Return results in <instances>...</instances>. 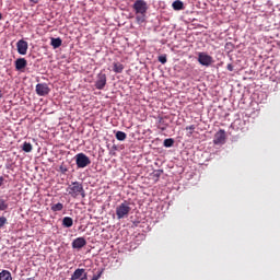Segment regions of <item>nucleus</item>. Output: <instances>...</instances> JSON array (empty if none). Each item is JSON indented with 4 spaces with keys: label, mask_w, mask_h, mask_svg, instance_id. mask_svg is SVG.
<instances>
[{
    "label": "nucleus",
    "mask_w": 280,
    "mask_h": 280,
    "mask_svg": "<svg viewBox=\"0 0 280 280\" xmlns=\"http://www.w3.org/2000/svg\"><path fill=\"white\" fill-rule=\"evenodd\" d=\"M1 19H3V14L0 13V21H1Z\"/></svg>",
    "instance_id": "obj_34"
},
{
    "label": "nucleus",
    "mask_w": 280,
    "mask_h": 280,
    "mask_svg": "<svg viewBox=\"0 0 280 280\" xmlns=\"http://www.w3.org/2000/svg\"><path fill=\"white\" fill-rule=\"evenodd\" d=\"M50 45L54 47V49H58L59 47H62V39L60 37H51Z\"/></svg>",
    "instance_id": "obj_12"
},
{
    "label": "nucleus",
    "mask_w": 280,
    "mask_h": 280,
    "mask_svg": "<svg viewBox=\"0 0 280 280\" xmlns=\"http://www.w3.org/2000/svg\"><path fill=\"white\" fill-rule=\"evenodd\" d=\"M162 175H163V170H155L153 172V178H155V180H159V178H161Z\"/></svg>",
    "instance_id": "obj_23"
},
{
    "label": "nucleus",
    "mask_w": 280,
    "mask_h": 280,
    "mask_svg": "<svg viewBox=\"0 0 280 280\" xmlns=\"http://www.w3.org/2000/svg\"><path fill=\"white\" fill-rule=\"evenodd\" d=\"M1 97H3V93H2L1 90H0V100H1Z\"/></svg>",
    "instance_id": "obj_32"
},
{
    "label": "nucleus",
    "mask_w": 280,
    "mask_h": 280,
    "mask_svg": "<svg viewBox=\"0 0 280 280\" xmlns=\"http://www.w3.org/2000/svg\"><path fill=\"white\" fill-rule=\"evenodd\" d=\"M22 150H23V152H32V150H33L32 143L24 142L22 145Z\"/></svg>",
    "instance_id": "obj_20"
},
{
    "label": "nucleus",
    "mask_w": 280,
    "mask_h": 280,
    "mask_svg": "<svg viewBox=\"0 0 280 280\" xmlns=\"http://www.w3.org/2000/svg\"><path fill=\"white\" fill-rule=\"evenodd\" d=\"M27 67V60L25 58H19L15 60V69L16 71H23Z\"/></svg>",
    "instance_id": "obj_11"
},
{
    "label": "nucleus",
    "mask_w": 280,
    "mask_h": 280,
    "mask_svg": "<svg viewBox=\"0 0 280 280\" xmlns=\"http://www.w3.org/2000/svg\"><path fill=\"white\" fill-rule=\"evenodd\" d=\"M82 275H84V269H77V270L72 273L70 280L82 279Z\"/></svg>",
    "instance_id": "obj_15"
},
{
    "label": "nucleus",
    "mask_w": 280,
    "mask_h": 280,
    "mask_svg": "<svg viewBox=\"0 0 280 280\" xmlns=\"http://www.w3.org/2000/svg\"><path fill=\"white\" fill-rule=\"evenodd\" d=\"M16 47H18V54H20L21 56H25L27 54V49L30 46L25 39H20L16 43Z\"/></svg>",
    "instance_id": "obj_8"
},
{
    "label": "nucleus",
    "mask_w": 280,
    "mask_h": 280,
    "mask_svg": "<svg viewBox=\"0 0 280 280\" xmlns=\"http://www.w3.org/2000/svg\"><path fill=\"white\" fill-rule=\"evenodd\" d=\"M81 279H83V280L89 279V276H88V273H86V270H85V269H83V275H82Z\"/></svg>",
    "instance_id": "obj_27"
},
{
    "label": "nucleus",
    "mask_w": 280,
    "mask_h": 280,
    "mask_svg": "<svg viewBox=\"0 0 280 280\" xmlns=\"http://www.w3.org/2000/svg\"><path fill=\"white\" fill-rule=\"evenodd\" d=\"M159 62H161L162 65H165V62H167V55H161L158 58Z\"/></svg>",
    "instance_id": "obj_24"
},
{
    "label": "nucleus",
    "mask_w": 280,
    "mask_h": 280,
    "mask_svg": "<svg viewBox=\"0 0 280 280\" xmlns=\"http://www.w3.org/2000/svg\"><path fill=\"white\" fill-rule=\"evenodd\" d=\"M130 211H132V208H130L128 200H125L122 203L116 207L117 220H124V218H128Z\"/></svg>",
    "instance_id": "obj_3"
},
{
    "label": "nucleus",
    "mask_w": 280,
    "mask_h": 280,
    "mask_svg": "<svg viewBox=\"0 0 280 280\" xmlns=\"http://www.w3.org/2000/svg\"><path fill=\"white\" fill-rule=\"evenodd\" d=\"M84 246H86V238L84 237H77L73 242H72V248L80 250L81 248H84Z\"/></svg>",
    "instance_id": "obj_10"
},
{
    "label": "nucleus",
    "mask_w": 280,
    "mask_h": 280,
    "mask_svg": "<svg viewBox=\"0 0 280 280\" xmlns=\"http://www.w3.org/2000/svg\"><path fill=\"white\" fill-rule=\"evenodd\" d=\"M61 172H63V173L67 172V168H61Z\"/></svg>",
    "instance_id": "obj_33"
},
{
    "label": "nucleus",
    "mask_w": 280,
    "mask_h": 280,
    "mask_svg": "<svg viewBox=\"0 0 280 280\" xmlns=\"http://www.w3.org/2000/svg\"><path fill=\"white\" fill-rule=\"evenodd\" d=\"M198 62L202 67H211L213 63V57L207 52H198Z\"/></svg>",
    "instance_id": "obj_5"
},
{
    "label": "nucleus",
    "mask_w": 280,
    "mask_h": 280,
    "mask_svg": "<svg viewBox=\"0 0 280 280\" xmlns=\"http://www.w3.org/2000/svg\"><path fill=\"white\" fill-rule=\"evenodd\" d=\"M224 141H226V132L224 129H221L214 135L213 143L218 145L220 143H224Z\"/></svg>",
    "instance_id": "obj_9"
},
{
    "label": "nucleus",
    "mask_w": 280,
    "mask_h": 280,
    "mask_svg": "<svg viewBox=\"0 0 280 280\" xmlns=\"http://www.w3.org/2000/svg\"><path fill=\"white\" fill-rule=\"evenodd\" d=\"M105 86H106V73L100 72L96 77L95 89H97V91H104Z\"/></svg>",
    "instance_id": "obj_7"
},
{
    "label": "nucleus",
    "mask_w": 280,
    "mask_h": 280,
    "mask_svg": "<svg viewBox=\"0 0 280 280\" xmlns=\"http://www.w3.org/2000/svg\"><path fill=\"white\" fill-rule=\"evenodd\" d=\"M51 211H54L55 213L58 211H62V209H65V205L58 202V203H52L50 206Z\"/></svg>",
    "instance_id": "obj_17"
},
{
    "label": "nucleus",
    "mask_w": 280,
    "mask_h": 280,
    "mask_svg": "<svg viewBox=\"0 0 280 280\" xmlns=\"http://www.w3.org/2000/svg\"><path fill=\"white\" fill-rule=\"evenodd\" d=\"M78 280H84V279L80 278V279H78Z\"/></svg>",
    "instance_id": "obj_35"
},
{
    "label": "nucleus",
    "mask_w": 280,
    "mask_h": 280,
    "mask_svg": "<svg viewBox=\"0 0 280 280\" xmlns=\"http://www.w3.org/2000/svg\"><path fill=\"white\" fill-rule=\"evenodd\" d=\"M66 191H68V196H71V198H78V196L86 198L84 186L80 182H72L71 184H69Z\"/></svg>",
    "instance_id": "obj_2"
},
{
    "label": "nucleus",
    "mask_w": 280,
    "mask_h": 280,
    "mask_svg": "<svg viewBox=\"0 0 280 280\" xmlns=\"http://www.w3.org/2000/svg\"><path fill=\"white\" fill-rule=\"evenodd\" d=\"M8 224V219L5 217H0V229H3Z\"/></svg>",
    "instance_id": "obj_25"
},
{
    "label": "nucleus",
    "mask_w": 280,
    "mask_h": 280,
    "mask_svg": "<svg viewBox=\"0 0 280 280\" xmlns=\"http://www.w3.org/2000/svg\"><path fill=\"white\" fill-rule=\"evenodd\" d=\"M30 1L31 3H34V4L38 3V0H30Z\"/></svg>",
    "instance_id": "obj_31"
},
{
    "label": "nucleus",
    "mask_w": 280,
    "mask_h": 280,
    "mask_svg": "<svg viewBox=\"0 0 280 280\" xmlns=\"http://www.w3.org/2000/svg\"><path fill=\"white\" fill-rule=\"evenodd\" d=\"M35 91L39 97H45V95H49L51 92V89H49V85L47 83H38L35 88Z\"/></svg>",
    "instance_id": "obj_6"
},
{
    "label": "nucleus",
    "mask_w": 280,
    "mask_h": 280,
    "mask_svg": "<svg viewBox=\"0 0 280 280\" xmlns=\"http://www.w3.org/2000/svg\"><path fill=\"white\" fill-rule=\"evenodd\" d=\"M186 130H196V126L190 125V126L186 127Z\"/></svg>",
    "instance_id": "obj_28"
},
{
    "label": "nucleus",
    "mask_w": 280,
    "mask_h": 280,
    "mask_svg": "<svg viewBox=\"0 0 280 280\" xmlns=\"http://www.w3.org/2000/svg\"><path fill=\"white\" fill-rule=\"evenodd\" d=\"M126 137H127V135H126V132H124V131H117V132H116V139H117V141H126Z\"/></svg>",
    "instance_id": "obj_19"
},
{
    "label": "nucleus",
    "mask_w": 280,
    "mask_h": 280,
    "mask_svg": "<svg viewBox=\"0 0 280 280\" xmlns=\"http://www.w3.org/2000/svg\"><path fill=\"white\" fill-rule=\"evenodd\" d=\"M172 7L175 10H183L184 4H183V1L176 0V1L173 2Z\"/></svg>",
    "instance_id": "obj_18"
},
{
    "label": "nucleus",
    "mask_w": 280,
    "mask_h": 280,
    "mask_svg": "<svg viewBox=\"0 0 280 280\" xmlns=\"http://www.w3.org/2000/svg\"><path fill=\"white\" fill-rule=\"evenodd\" d=\"M5 178H3V176H0V187L3 185Z\"/></svg>",
    "instance_id": "obj_30"
},
{
    "label": "nucleus",
    "mask_w": 280,
    "mask_h": 280,
    "mask_svg": "<svg viewBox=\"0 0 280 280\" xmlns=\"http://www.w3.org/2000/svg\"><path fill=\"white\" fill-rule=\"evenodd\" d=\"M163 145L164 148H172L174 145V139L172 138L165 139L163 142Z\"/></svg>",
    "instance_id": "obj_22"
},
{
    "label": "nucleus",
    "mask_w": 280,
    "mask_h": 280,
    "mask_svg": "<svg viewBox=\"0 0 280 280\" xmlns=\"http://www.w3.org/2000/svg\"><path fill=\"white\" fill-rule=\"evenodd\" d=\"M62 226L66 229H71V226H73V219L71 217H65L62 219Z\"/></svg>",
    "instance_id": "obj_13"
},
{
    "label": "nucleus",
    "mask_w": 280,
    "mask_h": 280,
    "mask_svg": "<svg viewBox=\"0 0 280 280\" xmlns=\"http://www.w3.org/2000/svg\"><path fill=\"white\" fill-rule=\"evenodd\" d=\"M8 207V201L3 198H0V211H5Z\"/></svg>",
    "instance_id": "obj_21"
},
{
    "label": "nucleus",
    "mask_w": 280,
    "mask_h": 280,
    "mask_svg": "<svg viewBox=\"0 0 280 280\" xmlns=\"http://www.w3.org/2000/svg\"><path fill=\"white\" fill-rule=\"evenodd\" d=\"M75 163L79 170H84V167H89V164L91 163V159H89V156H86V154L84 153H78L75 155Z\"/></svg>",
    "instance_id": "obj_4"
},
{
    "label": "nucleus",
    "mask_w": 280,
    "mask_h": 280,
    "mask_svg": "<svg viewBox=\"0 0 280 280\" xmlns=\"http://www.w3.org/2000/svg\"><path fill=\"white\" fill-rule=\"evenodd\" d=\"M0 280H12V273L8 270H2L0 272Z\"/></svg>",
    "instance_id": "obj_16"
},
{
    "label": "nucleus",
    "mask_w": 280,
    "mask_h": 280,
    "mask_svg": "<svg viewBox=\"0 0 280 280\" xmlns=\"http://www.w3.org/2000/svg\"><path fill=\"white\" fill-rule=\"evenodd\" d=\"M226 69H228V71H233V63H229Z\"/></svg>",
    "instance_id": "obj_29"
},
{
    "label": "nucleus",
    "mask_w": 280,
    "mask_h": 280,
    "mask_svg": "<svg viewBox=\"0 0 280 280\" xmlns=\"http://www.w3.org/2000/svg\"><path fill=\"white\" fill-rule=\"evenodd\" d=\"M103 272H104V270L98 271V273H97V275H95V276H93V278H92L91 280H98V279H101V278H102Z\"/></svg>",
    "instance_id": "obj_26"
},
{
    "label": "nucleus",
    "mask_w": 280,
    "mask_h": 280,
    "mask_svg": "<svg viewBox=\"0 0 280 280\" xmlns=\"http://www.w3.org/2000/svg\"><path fill=\"white\" fill-rule=\"evenodd\" d=\"M113 66H114V68H113L114 73H124L125 67L122 63L114 62Z\"/></svg>",
    "instance_id": "obj_14"
},
{
    "label": "nucleus",
    "mask_w": 280,
    "mask_h": 280,
    "mask_svg": "<svg viewBox=\"0 0 280 280\" xmlns=\"http://www.w3.org/2000/svg\"><path fill=\"white\" fill-rule=\"evenodd\" d=\"M136 12V21L139 25L145 23V14H148V2L144 0H136L132 5Z\"/></svg>",
    "instance_id": "obj_1"
}]
</instances>
